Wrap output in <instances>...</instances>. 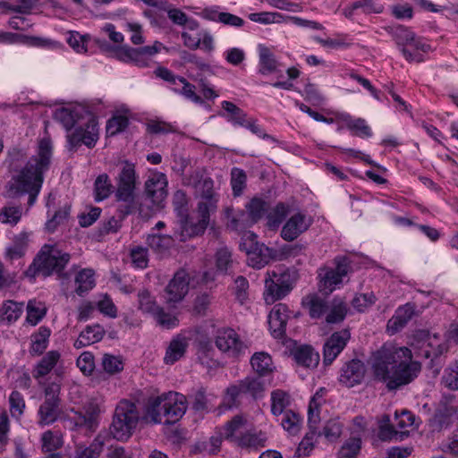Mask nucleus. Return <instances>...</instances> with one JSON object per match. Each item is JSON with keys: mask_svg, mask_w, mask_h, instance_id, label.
<instances>
[{"mask_svg": "<svg viewBox=\"0 0 458 458\" xmlns=\"http://www.w3.org/2000/svg\"><path fill=\"white\" fill-rule=\"evenodd\" d=\"M430 337V334L427 330H416L410 337V344L413 348L418 357L428 359V352L427 344Z\"/></svg>", "mask_w": 458, "mask_h": 458, "instance_id": "4c0bfd02", "label": "nucleus"}, {"mask_svg": "<svg viewBox=\"0 0 458 458\" xmlns=\"http://www.w3.org/2000/svg\"><path fill=\"white\" fill-rule=\"evenodd\" d=\"M289 395L286 392L276 389L271 393V412L275 416H280L289 405Z\"/></svg>", "mask_w": 458, "mask_h": 458, "instance_id": "603ef678", "label": "nucleus"}, {"mask_svg": "<svg viewBox=\"0 0 458 458\" xmlns=\"http://www.w3.org/2000/svg\"><path fill=\"white\" fill-rule=\"evenodd\" d=\"M415 33L404 26H398L394 29L393 36L401 50L403 55L408 62L421 63L424 61L422 54L420 52L412 53L408 48V44L413 39Z\"/></svg>", "mask_w": 458, "mask_h": 458, "instance_id": "5701e85b", "label": "nucleus"}, {"mask_svg": "<svg viewBox=\"0 0 458 458\" xmlns=\"http://www.w3.org/2000/svg\"><path fill=\"white\" fill-rule=\"evenodd\" d=\"M179 84L182 85V89H179L177 88V86H175L172 88V90L177 94L183 96L185 98L192 101L195 104L201 105L204 103L202 98L196 93L195 86L188 82L185 78L181 77L178 81V85Z\"/></svg>", "mask_w": 458, "mask_h": 458, "instance_id": "4d7b16f0", "label": "nucleus"}, {"mask_svg": "<svg viewBox=\"0 0 458 458\" xmlns=\"http://www.w3.org/2000/svg\"><path fill=\"white\" fill-rule=\"evenodd\" d=\"M54 116L55 119L61 123L67 131H70L77 123L78 112H72L68 108L62 107L55 112Z\"/></svg>", "mask_w": 458, "mask_h": 458, "instance_id": "69168bd1", "label": "nucleus"}, {"mask_svg": "<svg viewBox=\"0 0 458 458\" xmlns=\"http://www.w3.org/2000/svg\"><path fill=\"white\" fill-rule=\"evenodd\" d=\"M415 307L413 304L406 303L399 307L394 316L387 322V331L390 334H395L402 330L414 315Z\"/></svg>", "mask_w": 458, "mask_h": 458, "instance_id": "bb28decb", "label": "nucleus"}, {"mask_svg": "<svg viewBox=\"0 0 458 458\" xmlns=\"http://www.w3.org/2000/svg\"><path fill=\"white\" fill-rule=\"evenodd\" d=\"M21 215L22 209L20 206L6 205L0 209V221L14 225L21 220Z\"/></svg>", "mask_w": 458, "mask_h": 458, "instance_id": "e2e57ef3", "label": "nucleus"}, {"mask_svg": "<svg viewBox=\"0 0 458 458\" xmlns=\"http://www.w3.org/2000/svg\"><path fill=\"white\" fill-rule=\"evenodd\" d=\"M288 206L283 202H279L276 207L267 213V225L271 230L277 229L288 214Z\"/></svg>", "mask_w": 458, "mask_h": 458, "instance_id": "de8ad7c7", "label": "nucleus"}, {"mask_svg": "<svg viewBox=\"0 0 458 458\" xmlns=\"http://www.w3.org/2000/svg\"><path fill=\"white\" fill-rule=\"evenodd\" d=\"M46 315V308L41 302L30 301L27 305L26 320L31 326H36Z\"/></svg>", "mask_w": 458, "mask_h": 458, "instance_id": "680f3d73", "label": "nucleus"}, {"mask_svg": "<svg viewBox=\"0 0 458 458\" xmlns=\"http://www.w3.org/2000/svg\"><path fill=\"white\" fill-rule=\"evenodd\" d=\"M75 283V293L82 296L89 291L92 290L96 284L95 282V272L90 268H83L80 270L74 279Z\"/></svg>", "mask_w": 458, "mask_h": 458, "instance_id": "c9c22d12", "label": "nucleus"}, {"mask_svg": "<svg viewBox=\"0 0 458 458\" xmlns=\"http://www.w3.org/2000/svg\"><path fill=\"white\" fill-rule=\"evenodd\" d=\"M267 276L268 278L265 281L264 298L267 304H272L292 291L296 276L294 272L284 268L267 272Z\"/></svg>", "mask_w": 458, "mask_h": 458, "instance_id": "9d476101", "label": "nucleus"}, {"mask_svg": "<svg viewBox=\"0 0 458 458\" xmlns=\"http://www.w3.org/2000/svg\"><path fill=\"white\" fill-rule=\"evenodd\" d=\"M268 203L261 198H253L246 205L245 208L248 211L250 219L254 223H258L268 211Z\"/></svg>", "mask_w": 458, "mask_h": 458, "instance_id": "a18cd8bd", "label": "nucleus"}, {"mask_svg": "<svg viewBox=\"0 0 458 458\" xmlns=\"http://www.w3.org/2000/svg\"><path fill=\"white\" fill-rule=\"evenodd\" d=\"M113 185L110 182L106 174L98 175L94 183L95 199L101 201L109 197L112 192Z\"/></svg>", "mask_w": 458, "mask_h": 458, "instance_id": "5fc2aeb1", "label": "nucleus"}, {"mask_svg": "<svg viewBox=\"0 0 458 458\" xmlns=\"http://www.w3.org/2000/svg\"><path fill=\"white\" fill-rule=\"evenodd\" d=\"M167 177L163 173L151 174L145 182V192L147 197L157 208H162L167 196Z\"/></svg>", "mask_w": 458, "mask_h": 458, "instance_id": "6ab92c4d", "label": "nucleus"}, {"mask_svg": "<svg viewBox=\"0 0 458 458\" xmlns=\"http://www.w3.org/2000/svg\"><path fill=\"white\" fill-rule=\"evenodd\" d=\"M165 48L159 41H155L152 46L131 47L124 46V50L119 52V61L132 64L138 67H148L151 64L152 57Z\"/></svg>", "mask_w": 458, "mask_h": 458, "instance_id": "4468645a", "label": "nucleus"}, {"mask_svg": "<svg viewBox=\"0 0 458 458\" xmlns=\"http://www.w3.org/2000/svg\"><path fill=\"white\" fill-rule=\"evenodd\" d=\"M163 398L162 394L148 399L146 405L145 419L147 421L154 424L162 422V417L164 416Z\"/></svg>", "mask_w": 458, "mask_h": 458, "instance_id": "37998d69", "label": "nucleus"}, {"mask_svg": "<svg viewBox=\"0 0 458 458\" xmlns=\"http://www.w3.org/2000/svg\"><path fill=\"white\" fill-rule=\"evenodd\" d=\"M222 108L226 114L221 115L232 123L233 125L243 126L247 121V114L230 101H223L221 103Z\"/></svg>", "mask_w": 458, "mask_h": 458, "instance_id": "58836bf2", "label": "nucleus"}, {"mask_svg": "<svg viewBox=\"0 0 458 458\" xmlns=\"http://www.w3.org/2000/svg\"><path fill=\"white\" fill-rule=\"evenodd\" d=\"M190 276L185 270L177 271L165 289L167 303H177L185 297L189 291Z\"/></svg>", "mask_w": 458, "mask_h": 458, "instance_id": "412c9836", "label": "nucleus"}, {"mask_svg": "<svg viewBox=\"0 0 458 458\" xmlns=\"http://www.w3.org/2000/svg\"><path fill=\"white\" fill-rule=\"evenodd\" d=\"M225 216L229 219V227L238 232L245 231L255 225L246 209L234 211L233 208H227Z\"/></svg>", "mask_w": 458, "mask_h": 458, "instance_id": "7c9ffc66", "label": "nucleus"}, {"mask_svg": "<svg viewBox=\"0 0 458 458\" xmlns=\"http://www.w3.org/2000/svg\"><path fill=\"white\" fill-rule=\"evenodd\" d=\"M146 242L155 253L164 255L173 245L174 240L167 234L152 233L148 235Z\"/></svg>", "mask_w": 458, "mask_h": 458, "instance_id": "ea45409f", "label": "nucleus"}, {"mask_svg": "<svg viewBox=\"0 0 458 458\" xmlns=\"http://www.w3.org/2000/svg\"><path fill=\"white\" fill-rule=\"evenodd\" d=\"M168 18L176 25L184 26L187 30H196L199 29V22L189 18L185 13L177 8L169 9L167 11Z\"/></svg>", "mask_w": 458, "mask_h": 458, "instance_id": "3c124183", "label": "nucleus"}, {"mask_svg": "<svg viewBox=\"0 0 458 458\" xmlns=\"http://www.w3.org/2000/svg\"><path fill=\"white\" fill-rule=\"evenodd\" d=\"M138 308L143 313L154 316L161 307L157 303L155 297L148 290L143 289L138 293Z\"/></svg>", "mask_w": 458, "mask_h": 458, "instance_id": "09e8293b", "label": "nucleus"}, {"mask_svg": "<svg viewBox=\"0 0 458 458\" xmlns=\"http://www.w3.org/2000/svg\"><path fill=\"white\" fill-rule=\"evenodd\" d=\"M313 219L301 212L292 215L281 230V237L287 242H293L306 232L312 225Z\"/></svg>", "mask_w": 458, "mask_h": 458, "instance_id": "a211bd4d", "label": "nucleus"}, {"mask_svg": "<svg viewBox=\"0 0 458 458\" xmlns=\"http://www.w3.org/2000/svg\"><path fill=\"white\" fill-rule=\"evenodd\" d=\"M52 143L49 138L38 141V149L18 170L6 184V193L10 198L28 195V206L32 207L41 191L45 174L49 170L52 161Z\"/></svg>", "mask_w": 458, "mask_h": 458, "instance_id": "f257e3e1", "label": "nucleus"}, {"mask_svg": "<svg viewBox=\"0 0 458 458\" xmlns=\"http://www.w3.org/2000/svg\"><path fill=\"white\" fill-rule=\"evenodd\" d=\"M61 380L47 381L44 384V401L38 410V424L50 425L55 422L60 415Z\"/></svg>", "mask_w": 458, "mask_h": 458, "instance_id": "1a4fd4ad", "label": "nucleus"}, {"mask_svg": "<svg viewBox=\"0 0 458 458\" xmlns=\"http://www.w3.org/2000/svg\"><path fill=\"white\" fill-rule=\"evenodd\" d=\"M346 314V304L340 300L335 299L329 303V310L326 313V322L327 324L340 323L345 318Z\"/></svg>", "mask_w": 458, "mask_h": 458, "instance_id": "49530a36", "label": "nucleus"}, {"mask_svg": "<svg viewBox=\"0 0 458 458\" xmlns=\"http://www.w3.org/2000/svg\"><path fill=\"white\" fill-rule=\"evenodd\" d=\"M295 361L305 368L315 369L319 362V353L310 345L297 347L293 352Z\"/></svg>", "mask_w": 458, "mask_h": 458, "instance_id": "c756f323", "label": "nucleus"}, {"mask_svg": "<svg viewBox=\"0 0 458 458\" xmlns=\"http://www.w3.org/2000/svg\"><path fill=\"white\" fill-rule=\"evenodd\" d=\"M411 351L407 347H382L372 356V370L376 379L386 383L388 390H395L414 380L420 364L411 360Z\"/></svg>", "mask_w": 458, "mask_h": 458, "instance_id": "f03ea898", "label": "nucleus"}, {"mask_svg": "<svg viewBox=\"0 0 458 458\" xmlns=\"http://www.w3.org/2000/svg\"><path fill=\"white\" fill-rule=\"evenodd\" d=\"M124 362L120 355L105 353L102 357V368L109 375H115L123 369Z\"/></svg>", "mask_w": 458, "mask_h": 458, "instance_id": "13d9d810", "label": "nucleus"}, {"mask_svg": "<svg viewBox=\"0 0 458 458\" xmlns=\"http://www.w3.org/2000/svg\"><path fill=\"white\" fill-rule=\"evenodd\" d=\"M165 423L172 424L179 420L186 411V397L178 393L169 392L162 394Z\"/></svg>", "mask_w": 458, "mask_h": 458, "instance_id": "dca6fc26", "label": "nucleus"}, {"mask_svg": "<svg viewBox=\"0 0 458 458\" xmlns=\"http://www.w3.org/2000/svg\"><path fill=\"white\" fill-rule=\"evenodd\" d=\"M315 40L322 47L332 49H346L351 47V38L346 34H337L335 38H322L317 37Z\"/></svg>", "mask_w": 458, "mask_h": 458, "instance_id": "6e6d98bb", "label": "nucleus"}, {"mask_svg": "<svg viewBox=\"0 0 458 458\" xmlns=\"http://www.w3.org/2000/svg\"><path fill=\"white\" fill-rule=\"evenodd\" d=\"M23 312V302L12 300L4 301L0 308L2 320L8 324L13 323L20 318Z\"/></svg>", "mask_w": 458, "mask_h": 458, "instance_id": "a19ab883", "label": "nucleus"}, {"mask_svg": "<svg viewBox=\"0 0 458 458\" xmlns=\"http://www.w3.org/2000/svg\"><path fill=\"white\" fill-rule=\"evenodd\" d=\"M188 345V340L185 336L177 335L174 337L166 349L164 362L165 364L175 363L184 355Z\"/></svg>", "mask_w": 458, "mask_h": 458, "instance_id": "2f4dec72", "label": "nucleus"}, {"mask_svg": "<svg viewBox=\"0 0 458 458\" xmlns=\"http://www.w3.org/2000/svg\"><path fill=\"white\" fill-rule=\"evenodd\" d=\"M318 394H316L310 400L308 409V423H309V432L306 433L297 450L295 454L299 458H304L310 455L311 451L314 448V444L318 437L320 436V432L318 429V424L320 420L319 417V407L320 402L318 401L317 397Z\"/></svg>", "mask_w": 458, "mask_h": 458, "instance_id": "f8f14e48", "label": "nucleus"}, {"mask_svg": "<svg viewBox=\"0 0 458 458\" xmlns=\"http://www.w3.org/2000/svg\"><path fill=\"white\" fill-rule=\"evenodd\" d=\"M241 249L248 255V264L255 268L264 267L270 260L272 250L257 241L252 232H245L242 236Z\"/></svg>", "mask_w": 458, "mask_h": 458, "instance_id": "ddd939ff", "label": "nucleus"}, {"mask_svg": "<svg viewBox=\"0 0 458 458\" xmlns=\"http://www.w3.org/2000/svg\"><path fill=\"white\" fill-rule=\"evenodd\" d=\"M212 180H205L204 186L207 190L202 194L203 200L198 204V221L192 222L190 217L187 220L182 232H181V240L201 234L206 230L209 223L210 213L216 209L217 199L212 191Z\"/></svg>", "mask_w": 458, "mask_h": 458, "instance_id": "423d86ee", "label": "nucleus"}, {"mask_svg": "<svg viewBox=\"0 0 458 458\" xmlns=\"http://www.w3.org/2000/svg\"><path fill=\"white\" fill-rule=\"evenodd\" d=\"M339 119L353 135L362 139L372 137V130L365 119L354 118L347 113L341 114Z\"/></svg>", "mask_w": 458, "mask_h": 458, "instance_id": "c85d7f7f", "label": "nucleus"}, {"mask_svg": "<svg viewBox=\"0 0 458 458\" xmlns=\"http://www.w3.org/2000/svg\"><path fill=\"white\" fill-rule=\"evenodd\" d=\"M289 310L284 303L276 304L268 315V325L272 335L281 339L285 335Z\"/></svg>", "mask_w": 458, "mask_h": 458, "instance_id": "b1692460", "label": "nucleus"}, {"mask_svg": "<svg viewBox=\"0 0 458 458\" xmlns=\"http://www.w3.org/2000/svg\"><path fill=\"white\" fill-rule=\"evenodd\" d=\"M51 331L47 327H40L37 333L31 335V345L30 352L31 354L39 355L47 348Z\"/></svg>", "mask_w": 458, "mask_h": 458, "instance_id": "79ce46f5", "label": "nucleus"}, {"mask_svg": "<svg viewBox=\"0 0 458 458\" xmlns=\"http://www.w3.org/2000/svg\"><path fill=\"white\" fill-rule=\"evenodd\" d=\"M112 438V434H110L109 431H100L86 449L95 458H98L102 453L104 447L109 444Z\"/></svg>", "mask_w": 458, "mask_h": 458, "instance_id": "bf43d9fd", "label": "nucleus"}, {"mask_svg": "<svg viewBox=\"0 0 458 458\" xmlns=\"http://www.w3.org/2000/svg\"><path fill=\"white\" fill-rule=\"evenodd\" d=\"M247 429L246 418L242 415H235L225 424L221 434L225 440L237 445Z\"/></svg>", "mask_w": 458, "mask_h": 458, "instance_id": "a878e982", "label": "nucleus"}, {"mask_svg": "<svg viewBox=\"0 0 458 458\" xmlns=\"http://www.w3.org/2000/svg\"><path fill=\"white\" fill-rule=\"evenodd\" d=\"M215 344L218 350L230 357L239 356L246 347L238 334L232 328L217 330Z\"/></svg>", "mask_w": 458, "mask_h": 458, "instance_id": "2eb2a0df", "label": "nucleus"}, {"mask_svg": "<svg viewBox=\"0 0 458 458\" xmlns=\"http://www.w3.org/2000/svg\"><path fill=\"white\" fill-rule=\"evenodd\" d=\"M302 305L309 310L312 318H321L329 310V303L317 294H309L304 297Z\"/></svg>", "mask_w": 458, "mask_h": 458, "instance_id": "473e14b6", "label": "nucleus"}, {"mask_svg": "<svg viewBox=\"0 0 458 458\" xmlns=\"http://www.w3.org/2000/svg\"><path fill=\"white\" fill-rule=\"evenodd\" d=\"M279 63L274 54L266 47H259V72L262 75L277 73Z\"/></svg>", "mask_w": 458, "mask_h": 458, "instance_id": "f704fd0d", "label": "nucleus"}, {"mask_svg": "<svg viewBox=\"0 0 458 458\" xmlns=\"http://www.w3.org/2000/svg\"><path fill=\"white\" fill-rule=\"evenodd\" d=\"M267 439L265 433L247 429L236 445L242 448L259 449L265 446Z\"/></svg>", "mask_w": 458, "mask_h": 458, "instance_id": "c03bdc74", "label": "nucleus"}, {"mask_svg": "<svg viewBox=\"0 0 458 458\" xmlns=\"http://www.w3.org/2000/svg\"><path fill=\"white\" fill-rule=\"evenodd\" d=\"M130 257L133 266L144 269L148 264V250L142 246H134L131 249Z\"/></svg>", "mask_w": 458, "mask_h": 458, "instance_id": "774afa93", "label": "nucleus"}, {"mask_svg": "<svg viewBox=\"0 0 458 458\" xmlns=\"http://www.w3.org/2000/svg\"><path fill=\"white\" fill-rule=\"evenodd\" d=\"M70 259L69 253L62 251L55 245L46 244L27 269L26 275L32 277L42 275L46 277L54 273L60 274Z\"/></svg>", "mask_w": 458, "mask_h": 458, "instance_id": "20e7f679", "label": "nucleus"}, {"mask_svg": "<svg viewBox=\"0 0 458 458\" xmlns=\"http://www.w3.org/2000/svg\"><path fill=\"white\" fill-rule=\"evenodd\" d=\"M281 425L290 435L295 436L299 433L302 420L301 416L292 410L285 411L281 414Z\"/></svg>", "mask_w": 458, "mask_h": 458, "instance_id": "8fccbe9b", "label": "nucleus"}, {"mask_svg": "<svg viewBox=\"0 0 458 458\" xmlns=\"http://www.w3.org/2000/svg\"><path fill=\"white\" fill-rule=\"evenodd\" d=\"M361 448L360 437L347 439L338 452V458H355Z\"/></svg>", "mask_w": 458, "mask_h": 458, "instance_id": "0e129e2a", "label": "nucleus"}, {"mask_svg": "<svg viewBox=\"0 0 458 458\" xmlns=\"http://www.w3.org/2000/svg\"><path fill=\"white\" fill-rule=\"evenodd\" d=\"M72 411L73 415L66 419L69 428L72 431L85 430L93 433L99 426L101 413L105 412L104 401L93 397L83 404L81 411Z\"/></svg>", "mask_w": 458, "mask_h": 458, "instance_id": "0eeeda50", "label": "nucleus"}, {"mask_svg": "<svg viewBox=\"0 0 458 458\" xmlns=\"http://www.w3.org/2000/svg\"><path fill=\"white\" fill-rule=\"evenodd\" d=\"M61 358L57 351L47 352L36 364L32 370L33 377L41 385L40 379L48 375L56 366Z\"/></svg>", "mask_w": 458, "mask_h": 458, "instance_id": "cd10ccee", "label": "nucleus"}, {"mask_svg": "<svg viewBox=\"0 0 458 458\" xmlns=\"http://www.w3.org/2000/svg\"><path fill=\"white\" fill-rule=\"evenodd\" d=\"M365 373V364L358 359H353L344 363L342 367L339 382L347 387H352L362 382Z\"/></svg>", "mask_w": 458, "mask_h": 458, "instance_id": "4be33fe9", "label": "nucleus"}, {"mask_svg": "<svg viewBox=\"0 0 458 458\" xmlns=\"http://www.w3.org/2000/svg\"><path fill=\"white\" fill-rule=\"evenodd\" d=\"M250 365L259 377L269 375L274 369L272 358L266 352H255L251 356Z\"/></svg>", "mask_w": 458, "mask_h": 458, "instance_id": "e433bc0d", "label": "nucleus"}, {"mask_svg": "<svg viewBox=\"0 0 458 458\" xmlns=\"http://www.w3.org/2000/svg\"><path fill=\"white\" fill-rule=\"evenodd\" d=\"M427 349L429 351L428 359L434 361V360L437 359L447 351V346L437 335L434 334L430 335L427 344Z\"/></svg>", "mask_w": 458, "mask_h": 458, "instance_id": "338daca9", "label": "nucleus"}, {"mask_svg": "<svg viewBox=\"0 0 458 458\" xmlns=\"http://www.w3.org/2000/svg\"><path fill=\"white\" fill-rule=\"evenodd\" d=\"M39 40L38 38L28 37L20 33L0 31V43L38 46Z\"/></svg>", "mask_w": 458, "mask_h": 458, "instance_id": "864d4df0", "label": "nucleus"}, {"mask_svg": "<svg viewBox=\"0 0 458 458\" xmlns=\"http://www.w3.org/2000/svg\"><path fill=\"white\" fill-rule=\"evenodd\" d=\"M98 140V127L95 118H89L85 126H78L68 135V142L72 148L81 144L89 148L95 146Z\"/></svg>", "mask_w": 458, "mask_h": 458, "instance_id": "f3484780", "label": "nucleus"}, {"mask_svg": "<svg viewBox=\"0 0 458 458\" xmlns=\"http://www.w3.org/2000/svg\"><path fill=\"white\" fill-rule=\"evenodd\" d=\"M262 377L249 376L226 388L223 405L232 409L238 405V398L242 394H249L254 399L262 398L266 391L265 380Z\"/></svg>", "mask_w": 458, "mask_h": 458, "instance_id": "6e6552de", "label": "nucleus"}, {"mask_svg": "<svg viewBox=\"0 0 458 458\" xmlns=\"http://www.w3.org/2000/svg\"><path fill=\"white\" fill-rule=\"evenodd\" d=\"M335 267H321L318 270V287L321 292L330 293L339 287L351 272V262L346 257H336Z\"/></svg>", "mask_w": 458, "mask_h": 458, "instance_id": "9b49d317", "label": "nucleus"}, {"mask_svg": "<svg viewBox=\"0 0 458 458\" xmlns=\"http://www.w3.org/2000/svg\"><path fill=\"white\" fill-rule=\"evenodd\" d=\"M136 179L135 165L124 161L116 180L114 192L122 216L131 215L138 209L139 203L135 195Z\"/></svg>", "mask_w": 458, "mask_h": 458, "instance_id": "7ed1b4c3", "label": "nucleus"}, {"mask_svg": "<svg viewBox=\"0 0 458 458\" xmlns=\"http://www.w3.org/2000/svg\"><path fill=\"white\" fill-rule=\"evenodd\" d=\"M173 205L177 214L178 223L181 232H182L185 225H187L188 214V198L182 190L176 191L173 195Z\"/></svg>", "mask_w": 458, "mask_h": 458, "instance_id": "72a5a7b5", "label": "nucleus"}, {"mask_svg": "<svg viewBox=\"0 0 458 458\" xmlns=\"http://www.w3.org/2000/svg\"><path fill=\"white\" fill-rule=\"evenodd\" d=\"M350 338L351 334L348 329H343L331 335L323 347V363L326 366L330 365L337 358L345 348Z\"/></svg>", "mask_w": 458, "mask_h": 458, "instance_id": "aec40b11", "label": "nucleus"}, {"mask_svg": "<svg viewBox=\"0 0 458 458\" xmlns=\"http://www.w3.org/2000/svg\"><path fill=\"white\" fill-rule=\"evenodd\" d=\"M453 416L458 419V397L455 395L445 396L436 410L435 420L443 428L448 426Z\"/></svg>", "mask_w": 458, "mask_h": 458, "instance_id": "393cba45", "label": "nucleus"}, {"mask_svg": "<svg viewBox=\"0 0 458 458\" xmlns=\"http://www.w3.org/2000/svg\"><path fill=\"white\" fill-rule=\"evenodd\" d=\"M247 175L245 172L238 167H233L231 171V186L233 194L235 197L241 196L246 187Z\"/></svg>", "mask_w": 458, "mask_h": 458, "instance_id": "052dcab7", "label": "nucleus"}, {"mask_svg": "<svg viewBox=\"0 0 458 458\" xmlns=\"http://www.w3.org/2000/svg\"><path fill=\"white\" fill-rule=\"evenodd\" d=\"M139 418V411L133 403L128 400L120 401L109 428L113 438L118 441L128 440L137 427Z\"/></svg>", "mask_w": 458, "mask_h": 458, "instance_id": "39448f33", "label": "nucleus"}]
</instances>
